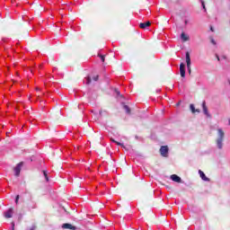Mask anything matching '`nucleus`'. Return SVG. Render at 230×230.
Returning <instances> with one entry per match:
<instances>
[{
    "label": "nucleus",
    "mask_w": 230,
    "mask_h": 230,
    "mask_svg": "<svg viewBox=\"0 0 230 230\" xmlns=\"http://www.w3.org/2000/svg\"><path fill=\"white\" fill-rule=\"evenodd\" d=\"M217 146L219 148V150H221L222 146H224V145L222 143H224V137H226V133L224 132V130L222 128H218L217 129Z\"/></svg>",
    "instance_id": "1"
},
{
    "label": "nucleus",
    "mask_w": 230,
    "mask_h": 230,
    "mask_svg": "<svg viewBox=\"0 0 230 230\" xmlns=\"http://www.w3.org/2000/svg\"><path fill=\"white\" fill-rule=\"evenodd\" d=\"M24 165V163L20 162L14 168V175L15 177H19L21 175V170H22V166Z\"/></svg>",
    "instance_id": "2"
},
{
    "label": "nucleus",
    "mask_w": 230,
    "mask_h": 230,
    "mask_svg": "<svg viewBox=\"0 0 230 230\" xmlns=\"http://www.w3.org/2000/svg\"><path fill=\"white\" fill-rule=\"evenodd\" d=\"M185 58L189 75H191V58L190 57V52H186Z\"/></svg>",
    "instance_id": "3"
},
{
    "label": "nucleus",
    "mask_w": 230,
    "mask_h": 230,
    "mask_svg": "<svg viewBox=\"0 0 230 230\" xmlns=\"http://www.w3.org/2000/svg\"><path fill=\"white\" fill-rule=\"evenodd\" d=\"M160 154L163 157H168V146H162L160 148Z\"/></svg>",
    "instance_id": "4"
},
{
    "label": "nucleus",
    "mask_w": 230,
    "mask_h": 230,
    "mask_svg": "<svg viewBox=\"0 0 230 230\" xmlns=\"http://www.w3.org/2000/svg\"><path fill=\"white\" fill-rule=\"evenodd\" d=\"M180 75L181 78L186 76V65H184V63L180 64Z\"/></svg>",
    "instance_id": "5"
},
{
    "label": "nucleus",
    "mask_w": 230,
    "mask_h": 230,
    "mask_svg": "<svg viewBox=\"0 0 230 230\" xmlns=\"http://www.w3.org/2000/svg\"><path fill=\"white\" fill-rule=\"evenodd\" d=\"M4 218H12L13 217V208H10L7 211L4 212Z\"/></svg>",
    "instance_id": "6"
},
{
    "label": "nucleus",
    "mask_w": 230,
    "mask_h": 230,
    "mask_svg": "<svg viewBox=\"0 0 230 230\" xmlns=\"http://www.w3.org/2000/svg\"><path fill=\"white\" fill-rule=\"evenodd\" d=\"M202 109L205 116H207V118H211V114H209V111H208V106L206 105V101H203L202 102Z\"/></svg>",
    "instance_id": "7"
},
{
    "label": "nucleus",
    "mask_w": 230,
    "mask_h": 230,
    "mask_svg": "<svg viewBox=\"0 0 230 230\" xmlns=\"http://www.w3.org/2000/svg\"><path fill=\"white\" fill-rule=\"evenodd\" d=\"M62 227H63V229L76 230V226H75L69 223L63 224Z\"/></svg>",
    "instance_id": "8"
},
{
    "label": "nucleus",
    "mask_w": 230,
    "mask_h": 230,
    "mask_svg": "<svg viewBox=\"0 0 230 230\" xmlns=\"http://www.w3.org/2000/svg\"><path fill=\"white\" fill-rule=\"evenodd\" d=\"M171 179L173 181V182H181V177H179L177 174H172Z\"/></svg>",
    "instance_id": "9"
},
{
    "label": "nucleus",
    "mask_w": 230,
    "mask_h": 230,
    "mask_svg": "<svg viewBox=\"0 0 230 230\" xmlns=\"http://www.w3.org/2000/svg\"><path fill=\"white\" fill-rule=\"evenodd\" d=\"M150 24H152L150 22H141L139 24V28H141L142 30H145V28H148Z\"/></svg>",
    "instance_id": "10"
},
{
    "label": "nucleus",
    "mask_w": 230,
    "mask_h": 230,
    "mask_svg": "<svg viewBox=\"0 0 230 230\" xmlns=\"http://www.w3.org/2000/svg\"><path fill=\"white\" fill-rule=\"evenodd\" d=\"M199 176L201 177L202 181H209V178H207L206 177V174L204 173V172L202 171H199Z\"/></svg>",
    "instance_id": "11"
},
{
    "label": "nucleus",
    "mask_w": 230,
    "mask_h": 230,
    "mask_svg": "<svg viewBox=\"0 0 230 230\" xmlns=\"http://www.w3.org/2000/svg\"><path fill=\"white\" fill-rule=\"evenodd\" d=\"M190 109L192 114H195V112H198V113L200 112V110L199 109H195V105H193V104L190 105Z\"/></svg>",
    "instance_id": "12"
},
{
    "label": "nucleus",
    "mask_w": 230,
    "mask_h": 230,
    "mask_svg": "<svg viewBox=\"0 0 230 230\" xmlns=\"http://www.w3.org/2000/svg\"><path fill=\"white\" fill-rule=\"evenodd\" d=\"M181 40H183V42H187V40H190V37L188 35H186V33H184V32L181 33Z\"/></svg>",
    "instance_id": "13"
},
{
    "label": "nucleus",
    "mask_w": 230,
    "mask_h": 230,
    "mask_svg": "<svg viewBox=\"0 0 230 230\" xmlns=\"http://www.w3.org/2000/svg\"><path fill=\"white\" fill-rule=\"evenodd\" d=\"M123 109L127 112V114H130L131 111H130V107H128V105H124Z\"/></svg>",
    "instance_id": "14"
},
{
    "label": "nucleus",
    "mask_w": 230,
    "mask_h": 230,
    "mask_svg": "<svg viewBox=\"0 0 230 230\" xmlns=\"http://www.w3.org/2000/svg\"><path fill=\"white\" fill-rule=\"evenodd\" d=\"M43 175H44L47 182H49V178L48 177V172L46 171H43Z\"/></svg>",
    "instance_id": "15"
},
{
    "label": "nucleus",
    "mask_w": 230,
    "mask_h": 230,
    "mask_svg": "<svg viewBox=\"0 0 230 230\" xmlns=\"http://www.w3.org/2000/svg\"><path fill=\"white\" fill-rule=\"evenodd\" d=\"M98 57H100L102 62H105V56H103L102 54H98Z\"/></svg>",
    "instance_id": "16"
},
{
    "label": "nucleus",
    "mask_w": 230,
    "mask_h": 230,
    "mask_svg": "<svg viewBox=\"0 0 230 230\" xmlns=\"http://www.w3.org/2000/svg\"><path fill=\"white\" fill-rule=\"evenodd\" d=\"M98 78H100V75H95L93 79L94 80V82H98Z\"/></svg>",
    "instance_id": "17"
},
{
    "label": "nucleus",
    "mask_w": 230,
    "mask_h": 230,
    "mask_svg": "<svg viewBox=\"0 0 230 230\" xmlns=\"http://www.w3.org/2000/svg\"><path fill=\"white\" fill-rule=\"evenodd\" d=\"M86 84H87V85H89V84H91V77L86 78Z\"/></svg>",
    "instance_id": "18"
},
{
    "label": "nucleus",
    "mask_w": 230,
    "mask_h": 230,
    "mask_svg": "<svg viewBox=\"0 0 230 230\" xmlns=\"http://www.w3.org/2000/svg\"><path fill=\"white\" fill-rule=\"evenodd\" d=\"M15 204H19V195H17L15 198Z\"/></svg>",
    "instance_id": "19"
},
{
    "label": "nucleus",
    "mask_w": 230,
    "mask_h": 230,
    "mask_svg": "<svg viewBox=\"0 0 230 230\" xmlns=\"http://www.w3.org/2000/svg\"><path fill=\"white\" fill-rule=\"evenodd\" d=\"M201 4L203 6V8L205 9V12H206V4L204 3V1H201Z\"/></svg>",
    "instance_id": "20"
},
{
    "label": "nucleus",
    "mask_w": 230,
    "mask_h": 230,
    "mask_svg": "<svg viewBox=\"0 0 230 230\" xmlns=\"http://www.w3.org/2000/svg\"><path fill=\"white\" fill-rule=\"evenodd\" d=\"M211 43L216 46L217 45V41H215V40L211 39Z\"/></svg>",
    "instance_id": "21"
},
{
    "label": "nucleus",
    "mask_w": 230,
    "mask_h": 230,
    "mask_svg": "<svg viewBox=\"0 0 230 230\" xmlns=\"http://www.w3.org/2000/svg\"><path fill=\"white\" fill-rule=\"evenodd\" d=\"M12 230H15V223H12Z\"/></svg>",
    "instance_id": "22"
},
{
    "label": "nucleus",
    "mask_w": 230,
    "mask_h": 230,
    "mask_svg": "<svg viewBox=\"0 0 230 230\" xmlns=\"http://www.w3.org/2000/svg\"><path fill=\"white\" fill-rule=\"evenodd\" d=\"M116 145H118L119 146H123V144L119 143V142H116Z\"/></svg>",
    "instance_id": "23"
},
{
    "label": "nucleus",
    "mask_w": 230,
    "mask_h": 230,
    "mask_svg": "<svg viewBox=\"0 0 230 230\" xmlns=\"http://www.w3.org/2000/svg\"><path fill=\"white\" fill-rule=\"evenodd\" d=\"M31 209H37V204H34V205L31 207Z\"/></svg>",
    "instance_id": "24"
},
{
    "label": "nucleus",
    "mask_w": 230,
    "mask_h": 230,
    "mask_svg": "<svg viewBox=\"0 0 230 230\" xmlns=\"http://www.w3.org/2000/svg\"><path fill=\"white\" fill-rule=\"evenodd\" d=\"M112 143H116L117 141L114 138H111Z\"/></svg>",
    "instance_id": "25"
},
{
    "label": "nucleus",
    "mask_w": 230,
    "mask_h": 230,
    "mask_svg": "<svg viewBox=\"0 0 230 230\" xmlns=\"http://www.w3.org/2000/svg\"><path fill=\"white\" fill-rule=\"evenodd\" d=\"M35 89H36V91H40V88H39V87H36Z\"/></svg>",
    "instance_id": "26"
},
{
    "label": "nucleus",
    "mask_w": 230,
    "mask_h": 230,
    "mask_svg": "<svg viewBox=\"0 0 230 230\" xmlns=\"http://www.w3.org/2000/svg\"><path fill=\"white\" fill-rule=\"evenodd\" d=\"M211 31H214L213 27L210 28Z\"/></svg>",
    "instance_id": "27"
},
{
    "label": "nucleus",
    "mask_w": 230,
    "mask_h": 230,
    "mask_svg": "<svg viewBox=\"0 0 230 230\" xmlns=\"http://www.w3.org/2000/svg\"><path fill=\"white\" fill-rule=\"evenodd\" d=\"M117 94H119V91H117Z\"/></svg>",
    "instance_id": "28"
},
{
    "label": "nucleus",
    "mask_w": 230,
    "mask_h": 230,
    "mask_svg": "<svg viewBox=\"0 0 230 230\" xmlns=\"http://www.w3.org/2000/svg\"><path fill=\"white\" fill-rule=\"evenodd\" d=\"M217 60H220V58L217 57Z\"/></svg>",
    "instance_id": "29"
},
{
    "label": "nucleus",
    "mask_w": 230,
    "mask_h": 230,
    "mask_svg": "<svg viewBox=\"0 0 230 230\" xmlns=\"http://www.w3.org/2000/svg\"><path fill=\"white\" fill-rule=\"evenodd\" d=\"M229 82V85H230V81H228Z\"/></svg>",
    "instance_id": "30"
}]
</instances>
